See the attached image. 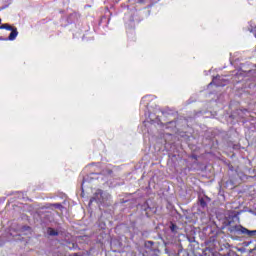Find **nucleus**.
Here are the masks:
<instances>
[{
  "instance_id": "obj_1",
  "label": "nucleus",
  "mask_w": 256,
  "mask_h": 256,
  "mask_svg": "<svg viewBox=\"0 0 256 256\" xmlns=\"http://www.w3.org/2000/svg\"><path fill=\"white\" fill-rule=\"evenodd\" d=\"M0 29H6V31H11L8 38L0 37V41H15L17 39V35H19V31H17V28L7 23L2 24L0 26Z\"/></svg>"
},
{
  "instance_id": "obj_2",
  "label": "nucleus",
  "mask_w": 256,
  "mask_h": 256,
  "mask_svg": "<svg viewBox=\"0 0 256 256\" xmlns=\"http://www.w3.org/2000/svg\"><path fill=\"white\" fill-rule=\"evenodd\" d=\"M230 232L231 233H241L242 235H245V233L247 235H255L256 231H249L247 228L243 227V226H233L231 229H230Z\"/></svg>"
},
{
  "instance_id": "obj_3",
  "label": "nucleus",
  "mask_w": 256,
  "mask_h": 256,
  "mask_svg": "<svg viewBox=\"0 0 256 256\" xmlns=\"http://www.w3.org/2000/svg\"><path fill=\"white\" fill-rule=\"evenodd\" d=\"M94 201H96L97 203H101V201H103V190L98 189L96 191L94 197L90 199V203H93Z\"/></svg>"
},
{
  "instance_id": "obj_4",
  "label": "nucleus",
  "mask_w": 256,
  "mask_h": 256,
  "mask_svg": "<svg viewBox=\"0 0 256 256\" xmlns=\"http://www.w3.org/2000/svg\"><path fill=\"white\" fill-rule=\"evenodd\" d=\"M140 5H145L148 3V7H153L155 3H159V0H138Z\"/></svg>"
},
{
  "instance_id": "obj_5",
  "label": "nucleus",
  "mask_w": 256,
  "mask_h": 256,
  "mask_svg": "<svg viewBox=\"0 0 256 256\" xmlns=\"http://www.w3.org/2000/svg\"><path fill=\"white\" fill-rule=\"evenodd\" d=\"M47 233L50 237H57L59 235V232L51 227L48 228Z\"/></svg>"
},
{
  "instance_id": "obj_6",
  "label": "nucleus",
  "mask_w": 256,
  "mask_h": 256,
  "mask_svg": "<svg viewBox=\"0 0 256 256\" xmlns=\"http://www.w3.org/2000/svg\"><path fill=\"white\" fill-rule=\"evenodd\" d=\"M170 231L172 232V233H177V231H179V226H177L176 224H174V223H171L170 224Z\"/></svg>"
},
{
  "instance_id": "obj_7",
  "label": "nucleus",
  "mask_w": 256,
  "mask_h": 256,
  "mask_svg": "<svg viewBox=\"0 0 256 256\" xmlns=\"http://www.w3.org/2000/svg\"><path fill=\"white\" fill-rule=\"evenodd\" d=\"M199 205L202 207V209H205L207 207V202L205 201V198H199Z\"/></svg>"
},
{
  "instance_id": "obj_8",
  "label": "nucleus",
  "mask_w": 256,
  "mask_h": 256,
  "mask_svg": "<svg viewBox=\"0 0 256 256\" xmlns=\"http://www.w3.org/2000/svg\"><path fill=\"white\" fill-rule=\"evenodd\" d=\"M53 207H56V209H63V205H61L59 203L53 204Z\"/></svg>"
},
{
  "instance_id": "obj_9",
  "label": "nucleus",
  "mask_w": 256,
  "mask_h": 256,
  "mask_svg": "<svg viewBox=\"0 0 256 256\" xmlns=\"http://www.w3.org/2000/svg\"><path fill=\"white\" fill-rule=\"evenodd\" d=\"M77 247H79L77 244L72 243V247H69V249H70V250H71V249H77Z\"/></svg>"
},
{
  "instance_id": "obj_10",
  "label": "nucleus",
  "mask_w": 256,
  "mask_h": 256,
  "mask_svg": "<svg viewBox=\"0 0 256 256\" xmlns=\"http://www.w3.org/2000/svg\"><path fill=\"white\" fill-rule=\"evenodd\" d=\"M0 25H1V18H0Z\"/></svg>"
}]
</instances>
